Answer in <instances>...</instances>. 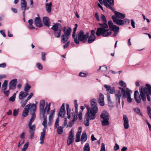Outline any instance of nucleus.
<instances>
[{"instance_id": "22", "label": "nucleus", "mask_w": 151, "mask_h": 151, "mask_svg": "<svg viewBox=\"0 0 151 151\" xmlns=\"http://www.w3.org/2000/svg\"><path fill=\"white\" fill-rule=\"evenodd\" d=\"M35 24L36 26L40 27L42 26L41 21L40 18L39 17H36L35 19Z\"/></svg>"}, {"instance_id": "46", "label": "nucleus", "mask_w": 151, "mask_h": 151, "mask_svg": "<svg viewBox=\"0 0 151 151\" xmlns=\"http://www.w3.org/2000/svg\"><path fill=\"white\" fill-rule=\"evenodd\" d=\"M55 109H54L52 110H51V113L50 115L49 118L53 119L54 118L55 113Z\"/></svg>"}, {"instance_id": "35", "label": "nucleus", "mask_w": 151, "mask_h": 151, "mask_svg": "<svg viewBox=\"0 0 151 151\" xmlns=\"http://www.w3.org/2000/svg\"><path fill=\"white\" fill-rule=\"evenodd\" d=\"M60 26V24L59 23H56L52 26L51 28V29L54 30L55 31H57L59 29V28Z\"/></svg>"}, {"instance_id": "11", "label": "nucleus", "mask_w": 151, "mask_h": 151, "mask_svg": "<svg viewBox=\"0 0 151 151\" xmlns=\"http://www.w3.org/2000/svg\"><path fill=\"white\" fill-rule=\"evenodd\" d=\"M108 24L109 25V29L111 31H112L115 32L114 36H116V34L119 32V27L115 25H114L112 22L111 21H108Z\"/></svg>"}, {"instance_id": "28", "label": "nucleus", "mask_w": 151, "mask_h": 151, "mask_svg": "<svg viewBox=\"0 0 151 151\" xmlns=\"http://www.w3.org/2000/svg\"><path fill=\"white\" fill-rule=\"evenodd\" d=\"M115 96L116 101H118L119 104H120V99L121 96V93L120 91H119L115 93Z\"/></svg>"}, {"instance_id": "32", "label": "nucleus", "mask_w": 151, "mask_h": 151, "mask_svg": "<svg viewBox=\"0 0 151 151\" xmlns=\"http://www.w3.org/2000/svg\"><path fill=\"white\" fill-rule=\"evenodd\" d=\"M85 107H86L87 109V111L86 114H88V113L89 114L92 115L94 114L95 115H96V113H93V112H91V107L90 108L88 105H85Z\"/></svg>"}, {"instance_id": "39", "label": "nucleus", "mask_w": 151, "mask_h": 151, "mask_svg": "<svg viewBox=\"0 0 151 151\" xmlns=\"http://www.w3.org/2000/svg\"><path fill=\"white\" fill-rule=\"evenodd\" d=\"M133 110L137 114H139L141 116H142V114L140 112V109L138 108H134L133 109Z\"/></svg>"}, {"instance_id": "44", "label": "nucleus", "mask_w": 151, "mask_h": 151, "mask_svg": "<svg viewBox=\"0 0 151 151\" xmlns=\"http://www.w3.org/2000/svg\"><path fill=\"white\" fill-rule=\"evenodd\" d=\"M30 107L31 112H32L33 113H34L36 109V105L35 104H32L31 105V106H30Z\"/></svg>"}, {"instance_id": "6", "label": "nucleus", "mask_w": 151, "mask_h": 151, "mask_svg": "<svg viewBox=\"0 0 151 151\" xmlns=\"http://www.w3.org/2000/svg\"><path fill=\"white\" fill-rule=\"evenodd\" d=\"M74 103L75 108V113L73 114H72V116H70V122L68 124L66 127H71L73 124L74 122L76 121L77 119V115H78V105L77 104L76 100H75L74 101Z\"/></svg>"}, {"instance_id": "10", "label": "nucleus", "mask_w": 151, "mask_h": 151, "mask_svg": "<svg viewBox=\"0 0 151 151\" xmlns=\"http://www.w3.org/2000/svg\"><path fill=\"white\" fill-rule=\"evenodd\" d=\"M96 115L94 114L92 115L89 114L88 113V114H86L84 119V123L86 127L88 126L89 125V120H93L95 119Z\"/></svg>"}, {"instance_id": "51", "label": "nucleus", "mask_w": 151, "mask_h": 151, "mask_svg": "<svg viewBox=\"0 0 151 151\" xmlns=\"http://www.w3.org/2000/svg\"><path fill=\"white\" fill-rule=\"evenodd\" d=\"M57 131L59 134H62L63 132V127L61 126L58 127L57 128Z\"/></svg>"}, {"instance_id": "9", "label": "nucleus", "mask_w": 151, "mask_h": 151, "mask_svg": "<svg viewBox=\"0 0 151 151\" xmlns=\"http://www.w3.org/2000/svg\"><path fill=\"white\" fill-rule=\"evenodd\" d=\"M74 129L73 128H72L68 134L67 139V145L69 146L70 145L74 142Z\"/></svg>"}, {"instance_id": "27", "label": "nucleus", "mask_w": 151, "mask_h": 151, "mask_svg": "<svg viewBox=\"0 0 151 151\" xmlns=\"http://www.w3.org/2000/svg\"><path fill=\"white\" fill-rule=\"evenodd\" d=\"M43 21L44 24L47 26L49 27L50 25V22L49 18L46 17H43Z\"/></svg>"}, {"instance_id": "3", "label": "nucleus", "mask_w": 151, "mask_h": 151, "mask_svg": "<svg viewBox=\"0 0 151 151\" xmlns=\"http://www.w3.org/2000/svg\"><path fill=\"white\" fill-rule=\"evenodd\" d=\"M112 33L111 30L109 29H106L103 28H99L97 29L96 33L97 36L102 35L104 37L110 36Z\"/></svg>"}, {"instance_id": "60", "label": "nucleus", "mask_w": 151, "mask_h": 151, "mask_svg": "<svg viewBox=\"0 0 151 151\" xmlns=\"http://www.w3.org/2000/svg\"><path fill=\"white\" fill-rule=\"evenodd\" d=\"M29 132L30 133V138L31 139H32L33 138L35 132L30 131H29Z\"/></svg>"}, {"instance_id": "8", "label": "nucleus", "mask_w": 151, "mask_h": 151, "mask_svg": "<svg viewBox=\"0 0 151 151\" xmlns=\"http://www.w3.org/2000/svg\"><path fill=\"white\" fill-rule=\"evenodd\" d=\"M99 2L102 4L104 3V6L107 8L114 11V8L113 6L114 5V0H98Z\"/></svg>"}, {"instance_id": "12", "label": "nucleus", "mask_w": 151, "mask_h": 151, "mask_svg": "<svg viewBox=\"0 0 151 151\" xmlns=\"http://www.w3.org/2000/svg\"><path fill=\"white\" fill-rule=\"evenodd\" d=\"M91 112L96 113L98 111V107L97 106L96 100L95 99H92L91 101Z\"/></svg>"}, {"instance_id": "59", "label": "nucleus", "mask_w": 151, "mask_h": 151, "mask_svg": "<svg viewBox=\"0 0 151 151\" xmlns=\"http://www.w3.org/2000/svg\"><path fill=\"white\" fill-rule=\"evenodd\" d=\"M106 149L105 147V144L103 143L101 144V148L100 151H105Z\"/></svg>"}, {"instance_id": "52", "label": "nucleus", "mask_w": 151, "mask_h": 151, "mask_svg": "<svg viewBox=\"0 0 151 151\" xmlns=\"http://www.w3.org/2000/svg\"><path fill=\"white\" fill-rule=\"evenodd\" d=\"M59 118L58 117L56 120V121L55 124V127L56 128L59 126Z\"/></svg>"}, {"instance_id": "47", "label": "nucleus", "mask_w": 151, "mask_h": 151, "mask_svg": "<svg viewBox=\"0 0 151 151\" xmlns=\"http://www.w3.org/2000/svg\"><path fill=\"white\" fill-rule=\"evenodd\" d=\"M147 112L149 117L151 119V108L149 106L147 107Z\"/></svg>"}, {"instance_id": "57", "label": "nucleus", "mask_w": 151, "mask_h": 151, "mask_svg": "<svg viewBox=\"0 0 151 151\" xmlns=\"http://www.w3.org/2000/svg\"><path fill=\"white\" fill-rule=\"evenodd\" d=\"M46 53L45 52H42L41 53V58L42 60L43 61H45L46 60L45 56Z\"/></svg>"}, {"instance_id": "48", "label": "nucleus", "mask_w": 151, "mask_h": 151, "mask_svg": "<svg viewBox=\"0 0 151 151\" xmlns=\"http://www.w3.org/2000/svg\"><path fill=\"white\" fill-rule=\"evenodd\" d=\"M29 144V142H27L24 146L23 147L21 150L22 151H26L27 149Z\"/></svg>"}, {"instance_id": "29", "label": "nucleus", "mask_w": 151, "mask_h": 151, "mask_svg": "<svg viewBox=\"0 0 151 151\" xmlns=\"http://www.w3.org/2000/svg\"><path fill=\"white\" fill-rule=\"evenodd\" d=\"M114 11L116 15L115 16L116 17H118L122 19H123L125 17V16L124 14L116 11Z\"/></svg>"}, {"instance_id": "5", "label": "nucleus", "mask_w": 151, "mask_h": 151, "mask_svg": "<svg viewBox=\"0 0 151 151\" xmlns=\"http://www.w3.org/2000/svg\"><path fill=\"white\" fill-rule=\"evenodd\" d=\"M40 115L41 116H42V117L44 118V120L42 123V124L44 127L42 129V131L41 132L40 138V144H42L44 143L45 135L46 129L47 128V120L46 119V116H45V115H44V116Z\"/></svg>"}, {"instance_id": "20", "label": "nucleus", "mask_w": 151, "mask_h": 151, "mask_svg": "<svg viewBox=\"0 0 151 151\" xmlns=\"http://www.w3.org/2000/svg\"><path fill=\"white\" fill-rule=\"evenodd\" d=\"M30 106V104H28L25 106L22 114V116H23L25 117L27 116L29 111Z\"/></svg>"}, {"instance_id": "36", "label": "nucleus", "mask_w": 151, "mask_h": 151, "mask_svg": "<svg viewBox=\"0 0 151 151\" xmlns=\"http://www.w3.org/2000/svg\"><path fill=\"white\" fill-rule=\"evenodd\" d=\"M61 32V29H59L58 30L55 31L54 35L56 37L59 38L60 37Z\"/></svg>"}, {"instance_id": "53", "label": "nucleus", "mask_w": 151, "mask_h": 151, "mask_svg": "<svg viewBox=\"0 0 151 151\" xmlns=\"http://www.w3.org/2000/svg\"><path fill=\"white\" fill-rule=\"evenodd\" d=\"M19 109H15L13 110V115L14 116H16L19 112Z\"/></svg>"}, {"instance_id": "4", "label": "nucleus", "mask_w": 151, "mask_h": 151, "mask_svg": "<svg viewBox=\"0 0 151 151\" xmlns=\"http://www.w3.org/2000/svg\"><path fill=\"white\" fill-rule=\"evenodd\" d=\"M101 119H102L101 123L103 126H108L109 124V115L106 111H103L100 115Z\"/></svg>"}, {"instance_id": "24", "label": "nucleus", "mask_w": 151, "mask_h": 151, "mask_svg": "<svg viewBox=\"0 0 151 151\" xmlns=\"http://www.w3.org/2000/svg\"><path fill=\"white\" fill-rule=\"evenodd\" d=\"M52 6V3L51 2L45 4V9L48 13H50L51 12Z\"/></svg>"}, {"instance_id": "41", "label": "nucleus", "mask_w": 151, "mask_h": 151, "mask_svg": "<svg viewBox=\"0 0 151 151\" xmlns=\"http://www.w3.org/2000/svg\"><path fill=\"white\" fill-rule=\"evenodd\" d=\"M31 86L28 83H27L24 87V91L26 92H27L28 93V92Z\"/></svg>"}, {"instance_id": "61", "label": "nucleus", "mask_w": 151, "mask_h": 151, "mask_svg": "<svg viewBox=\"0 0 151 151\" xmlns=\"http://www.w3.org/2000/svg\"><path fill=\"white\" fill-rule=\"evenodd\" d=\"M37 68L40 70H41L42 68V66L40 63H37L36 65Z\"/></svg>"}, {"instance_id": "23", "label": "nucleus", "mask_w": 151, "mask_h": 151, "mask_svg": "<svg viewBox=\"0 0 151 151\" xmlns=\"http://www.w3.org/2000/svg\"><path fill=\"white\" fill-rule=\"evenodd\" d=\"M65 114V104L63 103L60 109L59 113L58 114L59 116L63 117Z\"/></svg>"}, {"instance_id": "33", "label": "nucleus", "mask_w": 151, "mask_h": 151, "mask_svg": "<svg viewBox=\"0 0 151 151\" xmlns=\"http://www.w3.org/2000/svg\"><path fill=\"white\" fill-rule=\"evenodd\" d=\"M68 35L63 34L62 35V41L63 43H65L67 41L69 38V36Z\"/></svg>"}, {"instance_id": "63", "label": "nucleus", "mask_w": 151, "mask_h": 151, "mask_svg": "<svg viewBox=\"0 0 151 151\" xmlns=\"http://www.w3.org/2000/svg\"><path fill=\"white\" fill-rule=\"evenodd\" d=\"M67 123L68 121L66 118H64V123L63 124V127H65L66 126H67Z\"/></svg>"}, {"instance_id": "45", "label": "nucleus", "mask_w": 151, "mask_h": 151, "mask_svg": "<svg viewBox=\"0 0 151 151\" xmlns=\"http://www.w3.org/2000/svg\"><path fill=\"white\" fill-rule=\"evenodd\" d=\"M30 131H33L35 132V125L34 124L32 125V124L29 125L28 124Z\"/></svg>"}, {"instance_id": "26", "label": "nucleus", "mask_w": 151, "mask_h": 151, "mask_svg": "<svg viewBox=\"0 0 151 151\" xmlns=\"http://www.w3.org/2000/svg\"><path fill=\"white\" fill-rule=\"evenodd\" d=\"M28 95V93L24 91L20 92L19 96V100H22L26 97Z\"/></svg>"}, {"instance_id": "55", "label": "nucleus", "mask_w": 151, "mask_h": 151, "mask_svg": "<svg viewBox=\"0 0 151 151\" xmlns=\"http://www.w3.org/2000/svg\"><path fill=\"white\" fill-rule=\"evenodd\" d=\"M119 84L120 85L124 88L126 87V85L125 83L122 81H120L119 82Z\"/></svg>"}, {"instance_id": "62", "label": "nucleus", "mask_w": 151, "mask_h": 151, "mask_svg": "<svg viewBox=\"0 0 151 151\" xmlns=\"http://www.w3.org/2000/svg\"><path fill=\"white\" fill-rule=\"evenodd\" d=\"M88 74L86 73H83L82 72H80L79 74V76L81 77H85L87 76Z\"/></svg>"}, {"instance_id": "58", "label": "nucleus", "mask_w": 151, "mask_h": 151, "mask_svg": "<svg viewBox=\"0 0 151 151\" xmlns=\"http://www.w3.org/2000/svg\"><path fill=\"white\" fill-rule=\"evenodd\" d=\"M101 68H102V70L103 71H106L107 68V67L106 65H104L100 67L99 70H100Z\"/></svg>"}, {"instance_id": "34", "label": "nucleus", "mask_w": 151, "mask_h": 151, "mask_svg": "<svg viewBox=\"0 0 151 151\" xmlns=\"http://www.w3.org/2000/svg\"><path fill=\"white\" fill-rule=\"evenodd\" d=\"M8 81L7 80H5L4 81L1 87V90L2 91H5L7 87V83Z\"/></svg>"}, {"instance_id": "14", "label": "nucleus", "mask_w": 151, "mask_h": 151, "mask_svg": "<svg viewBox=\"0 0 151 151\" xmlns=\"http://www.w3.org/2000/svg\"><path fill=\"white\" fill-rule=\"evenodd\" d=\"M95 32L93 30H91V34L88 37V43H91L93 42L96 39V37L95 35Z\"/></svg>"}, {"instance_id": "38", "label": "nucleus", "mask_w": 151, "mask_h": 151, "mask_svg": "<svg viewBox=\"0 0 151 151\" xmlns=\"http://www.w3.org/2000/svg\"><path fill=\"white\" fill-rule=\"evenodd\" d=\"M66 107L67 111V115H68V119H70V106L68 104H66Z\"/></svg>"}, {"instance_id": "43", "label": "nucleus", "mask_w": 151, "mask_h": 151, "mask_svg": "<svg viewBox=\"0 0 151 151\" xmlns=\"http://www.w3.org/2000/svg\"><path fill=\"white\" fill-rule=\"evenodd\" d=\"M67 28H68V29L64 32V34L70 36L72 30L71 28L70 27H67Z\"/></svg>"}, {"instance_id": "19", "label": "nucleus", "mask_w": 151, "mask_h": 151, "mask_svg": "<svg viewBox=\"0 0 151 151\" xmlns=\"http://www.w3.org/2000/svg\"><path fill=\"white\" fill-rule=\"evenodd\" d=\"M123 119L124 128L125 129H127L129 128V120L128 117L126 115H123Z\"/></svg>"}, {"instance_id": "2", "label": "nucleus", "mask_w": 151, "mask_h": 151, "mask_svg": "<svg viewBox=\"0 0 151 151\" xmlns=\"http://www.w3.org/2000/svg\"><path fill=\"white\" fill-rule=\"evenodd\" d=\"M45 104V101L44 100H41L40 102V113L41 115L44 116L45 111H46L47 114H49V111L50 110V103L47 104L45 109H44Z\"/></svg>"}, {"instance_id": "1", "label": "nucleus", "mask_w": 151, "mask_h": 151, "mask_svg": "<svg viewBox=\"0 0 151 151\" xmlns=\"http://www.w3.org/2000/svg\"><path fill=\"white\" fill-rule=\"evenodd\" d=\"M139 92L142 99L144 101H146V96L147 99L149 101H151L150 95H151V86L148 84L146 85V87L143 88L140 87Z\"/></svg>"}, {"instance_id": "25", "label": "nucleus", "mask_w": 151, "mask_h": 151, "mask_svg": "<svg viewBox=\"0 0 151 151\" xmlns=\"http://www.w3.org/2000/svg\"><path fill=\"white\" fill-rule=\"evenodd\" d=\"M98 102L101 106H103L104 105V96L101 93L100 94Z\"/></svg>"}, {"instance_id": "54", "label": "nucleus", "mask_w": 151, "mask_h": 151, "mask_svg": "<svg viewBox=\"0 0 151 151\" xmlns=\"http://www.w3.org/2000/svg\"><path fill=\"white\" fill-rule=\"evenodd\" d=\"M101 18L102 21L105 22H107L106 17L103 14L101 15Z\"/></svg>"}, {"instance_id": "31", "label": "nucleus", "mask_w": 151, "mask_h": 151, "mask_svg": "<svg viewBox=\"0 0 151 151\" xmlns=\"http://www.w3.org/2000/svg\"><path fill=\"white\" fill-rule=\"evenodd\" d=\"M104 87L106 89V91L111 93H113L114 92V90L113 89L111 88L110 86H108L107 85H105Z\"/></svg>"}, {"instance_id": "50", "label": "nucleus", "mask_w": 151, "mask_h": 151, "mask_svg": "<svg viewBox=\"0 0 151 151\" xmlns=\"http://www.w3.org/2000/svg\"><path fill=\"white\" fill-rule=\"evenodd\" d=\"M81 134L77 133L76 136V142H78L80 141V137Z\"/></svg>"}, {"instance_id": "18", "label": "nucleus", "mask_w": 151, "mask_h": 151, "mask_svg": "<svg viewBox=\"0 0 151 151\" xmlns=\"http://www.w3.org/2000/svg\"><path fill=\"white\" fill-rule=\"evenodd\" d=\"M22 10H23V17L25 16V12L27 8V2L25 0H21V4Z\"/></svg>"}, {"instance_id": "7", "label": "nucleus", "mask_w": 151, "mask_h": 151, "mask_svg": "<svg viewBox=\"0 0 151 151\" xmlns=\"http://www.w3.org/2000/svg\"><path fill=\"white\" fill-rule=\"evenodd\" d=\"M88 33L87 32L85 34L82 30H81L77 33V37L78 40L84 43L87 41V39L88 37Z\"/></svg>"}, {"instance_id": "15", "label": "nucleus", "mask_w": 151, "mask_h": 151, "mask_svg": "<svg viewBox=\"0 0 151 151\" xmlns=\"http://www.w3.org/2000/svg\"><path fill=\"white\" fill-rule=\"evenodd\" d=\"M112 18L114 22L118 25H122L124 24V21L122 20L118 19L115 16H113Z\"/></svg>"}, {"instance_id": "17", "label": "nucleus", "mask_w": 151, "mask_h": 151, "mask_svg": "<svg viewBox=\"0 0 151 151\" xmlns=\"http://www.w3.org/2000/svg\"><path fill=\"white\" fill-rule=\"evenodd\" d=\"M76 27L74 28L73 29V32L72 34V37L74 39V42H75L77 44H79L80 43L79 42L78 40L77 37L76 36V31L77 29V28L78 27V25L77 24H75Z\"/></svg>"}, {"instance_id": "30", "label": "nucleus", "mask_w": 151, "mask_h": 151, "mask_svg": "<svg viewBox=\"0 0 151 151\" xmlns=\"http://www.w3.org/2000/svg\"><path fill=\"white\" fill-rule=\"evenodd\" d=\"M87 139V135L85 132H83L81 136V141L82 143H83L86 141Z\"/></svg>"}, {"instance_id": "16", "label": "nucleus", "mask_w": 151, "mask_h": 151, "mask_svg": "<svg viewBox=\"0 0 151 151\" xmlns=\"http://www.w3.org/2000/svg\"><path fill=\"white\" fill-rule=\"evenodd\" d=\"M17 83V80L16 79H14L11 81L9 84V90H14L16 88V86Z\"/></svg>"}, {"instance_id": "42", "label": "nucleus", "mask_w": 151, "mask_h": 151, "mask_svg": "<svg viewBox=\"0 0 151 151\" xmlns=\"http://www.w3.org/2000/svg\"><path fill=\"white\" fill-rule=\"evenodd\" d=\"M107 22H104L103 24L99 23V25L101 27V28H105L106 29H108V26L106 24Z\"/></svg>"}, {"instance_id": "40", "label": "nucleus", "mask_w": 151, "mask_h": 151, "mask_svg": "<svg viewBox=\"0 0 151 151\" xmlns=\"http://www.w3.org/2000/svg\"><path fill=\"white\" fill-rule=\"evenodd\" d=\"M90 147L88 143H86L83 147V151H90Z\"/></svg>"}, {"instance_id": "13", "label": "nucleus", "mask_w": 151, "mask_h": 151, "mask_svg": "<svg viewBox=\"0 0 151 151\" xmlns=\"http://www.w3.org/2000/svg\"><path fill=\"white\" fill-rule=\"evenodd\" d=\"M120 89L121 90V92L123 94L122 98L123 99H125L128 97H129L131 96V91L128 89H127L125 90L124 89L120 88Z\"/></svg>"}, {"instance_id": "49", "label": "nucleus", "mask_w": 151, "mask_h": 151, "mask_svg": "<svg viewBox=\"0 0 151 151\" xmlns=\"http://www.w3.org/2000/svg\"><path fill=\"white\" fill-rule=\"evenodd\" d=\"M16 93H14L12 96H11L9 99L10 101L11 102H13L15 101L16 98Z\"/></svg>"}, {"instance_id": "37", "label": "nucleus", "mask_w": 151, "mask_h": 151, "mask_svg": "<svg viewBox=\"0 0 151 151\" xmlns=\"http://www.w3.org/2000/svg\"><path fill=\"white\" fill-rule=\"evenodd\" d=\"M29 25L28 27L30 29H35V27L32 25L33 23V20L32 19H29L28 21Z\"/></svg>"}, {"instance_id": "56", "label": "nucleus", "mask_w": 151, "mask_h": 151, "mask_svg": "<svg viewBox=\"0 0 151 151\" xmlns=\"http://www.w3.org/2000/svg\"><path fill=\"white\" fill-rule=\"evenodd\" d=\"M10 90L9 88V89L6 90V91H3V93L6 96H8L9 94L10 93Z\"/></svg>"}, {"instance_id": "21", "label": "nucleus", "mask_w": 151, "mask_h": 151, "mask_svg": "<svg viewBox=\"0 0 151 151\" xmlns=\"http://www.w3.org/2000/svg\"><path fill=\"white\" fill-rule=\"evenodd\" d=\"M134 98L138 104L140 103L141 100L140 96H139L138 91L137 90L135 91L134 92Z\"/></svg>"}, {"instance_id": "64", "label": "nucleus", "mask_w": 151, "mask_h": 151, "mask_svg": "<svg viewBox=\"0 0 151 151\" xmlns=\"http://www.w3.org/2000/svg\"><path fill=\"white\" fill-rule=\"evenodd\" d=\"M27 101V100H26L25 101H23V102H22L21 103H22V104H21V106L22 107H24V106L26 105V104H27V101Z\"/></svg>"}]
</instances>
